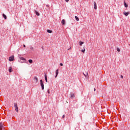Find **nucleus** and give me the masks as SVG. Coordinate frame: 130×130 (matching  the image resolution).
<instances>
[{"label": "nucleus", "instance_id": "nucleus-28", "mask_svg": "<svg viewBox=\"0 0 130 130\" xmlns=\"http://www.w3.org/2000/svg\"><path fill=\"white\" fill-rule=\"evenodd\" d=\"M83 75L85 76V77H87V75H85V74L83 73Z\"/></svg>", "mask_w": 130, "mask_h": 130}, {"label": "nucleus", "instance_id": "nucleus-11", "mask_svg": "<svg viewBox=\"0 0 130 130\" xmlns=\"http://www.w3.org/2000/svg\"><path fill=\"white\" fill-rule=\"evenodd\" d=\"M74 97H75V94H74V93H71V98H72V99H73L74 98Z\"/></svg>", "mask_w": 130, "mask_h": 130}, {"label": "nucleus", "instance_id": "nucleus-6", "mask_svg": "<svg viewBox=\"0 0 130 130\" xmlns=\"http://www.w3.org/2000/svg\"><path fill=\"white\" fill-rule=\"evenodd\" d=\"M34 80L35 81L36 83H37L38 82V78L36 77H35L34 78Z\"/></svg>", "mask_w": 130, "mask_h": 130}, {"label": "nucleus", "instance_id": "nucleus-4", "mask_svg": "<svg viewBox=\"0 0 130 130\" xmlns=\"http://www.w3.org/2000/svg\"><path fill=\"white\" fill-rule=\"evenodd\" d=\"M61 24L62 25H63V26H64V25H66V20L64 19L62 20Z\"/></svg>", "mask_w": 130, "mask_h": 130}, {"label": "nucleus", "instance_id": "nucleus-12", "mask_svg": "<svg viewBox=\"0 0 130 130\" xmlns=\"http://www.w3.org/2000/svg\"><path fill=\"white\" fill-rule=\"evenodd\" d=\"M58 75V69H57L56 71V76H55V78H56V77H57Z\"/></svg>", "mask_w": 130, "mask_h": 130}, {"label": "nucleus", "instance_id": "nucleus-30", "mask_svg": "<svg viewBox=\"0 0 130 130\" xmlns=\"http://www.w3.org/2000/svg\"><path fill=\"white\" fill-rule=\"evenodd\" d=\"M94 91H96V89L95 88H94Z\"/></svg>", "mask_w": 130, "mask_h": 130}, {"label": "nucleus", "instance_id": "nucleus-17", "mask_svg": "<svg viewBox=\"0 0 130 130\" xmlns=\"http://www.w3.org/2000/svg\"><path fill=\"white\" fill-rule=\"evenodd\" d=\"M28 62H29V63H32V62H33V60H32V59H29L28 60Z\"/></svg>", "mask_w": 130, "mask_h": 130}, {"label": "nucleus", "instance_id": "nucleus-2", "mask_svg": "<svg viewBox=\"0 0 130 130\" xmlns=\"http://www.w3.org/2000/svg\"><path fill=\"white\" fill-rule=\"evenodd\" d=\"M9 61H13L15 60V56L12 55V56L9 57Z\"/></svg>", "mask_w": 130, "mask_h": 130}, {"label": "nucleus", "instance_id": "nucleus-10", "mask_svg": "<svg viewBox=\"0 0 130 130\" xmlns=\"http://www.w3.org/2000/svg\"><path fill=\"white\" fill-rule=\"evenodd\" d=\"M0 130H4V126L2 123H0Z\"/></svg>", "mask_w": 130, "mask_h": 130}, {"label": "nucleus", "instance_id": "nucleus-9", "mask_svg": "<svg viewBox=\"0 0 130 130\" xmlns=\"http://www.w3.org/2000/svg\"><path fill=\"white\" fill-rule=\"evenodd\" d=\"M45 80L46 83L48 82V81L47 80V75H46V74L45 75Z\"/></svg>", "mask_w": 130, "mask_h": 130}, {"label": "nucleus", "instance_id": "nucleus-24", "mask_svg": "<svg viewBox=\"0 0 130 130\" xmlns=\"http://www.w3.org/2000/svg\"><path fill=\"white\" fill-rule=\"evenodd\" d=\"M64 117H66V115H63V116H62V118H64Z\"/></svg>", "mask_w": 130, "mask_h": 130}, {"label": "nucleus", "instance_id": "nucleus-26", "mask_svg": "<svg viewBox=\"0 0 130 130\" xmlns=\"http://www.w3.org/2000/svg\"><path fill=\"white\" fill-rule=\"evenodd\" d=\"M69 0H65V1H66L67 3H69Z\"/></svg>", "mask_w": 130, "mask_h": 130}, {"label": "nucleus", "instance_id": "nucleus-15", "mask_svg": "<svg viewBox=\"0 0 130 130\" xmlns=\"http://www.w3.org/2000/svg\"><path fill=\"white\" fill-rule=\"evenodd\" d=\"M47 32H48V33H52V30L48 29Z\"/></svg>", "mask_w": 130, "mask_h": 130}, {"label": "nucleus", "instance_id": "nucleus-13", "mask_svg": "<svg viewBox=\"0 0 130 130\" xmlns=\"http://www.w3.org/2000/svg\"><path fill=\"white\" fill-rule=\"evenodd\" d=\"M35 13L37 16H40V14L38 12H37V11L36 10Z\"/></svg>", "mask_w": 130, "mask_h": 130}, {"label": "nucleus", "instance_id": "nucleus-19", "mask_svg": "<svg viewBox=\"0 0 130 130\" xmlns=\"http://www.w3.org/2000/svg\"><path fill=\"white\" fill-rule=\"evenodd\" d=\"M127 4L126 3H125V2H124V7L125 8H127Z\"/></svg>", "mask_w": 130, "mask_h": 130}, {"label": "nucleus", "instance_id": "nucleus-21", "mask_svg": "<svg viewBox=\"0 0 130 130\" xmlns=\"http://www.w3.org/2000/svg\"><path fill=\"white\" fill-rule=\"evenodd\" d=\"M20 59H21V60H25V58L23 57H21Z\"/></svg>", "mask_w": 130, "mask_h": 130}, {"label": "nucleus", "instance_id": "nucleus-18", "mask_svg": "<svg viewBox=\"0 0 130 130\" xmlns=\"http://www.w3.org/2000/svg\"><path fill=\"white\" fill-rule=\"evenodd\" d=\"M85 51H86V50L85 49V48H84L83 50H81V52H83V53H85Z\"/></svg>", "mask_w": 130, "mask_h": 130}, {"label": "nucleus", "instance_id": "nucleus-31", "mask_svg": "<svg viewBox=\"0 0 130 130\" xmlns=\"http://www.w3.org/2000/svg\"><path fill=\"white\" fill-rule=\"evenodd\" d=\"M70 49H71V48H70V49H68V50H70Z\"/></svg>", "mask_w": 130, "mask_h": 130}, {"label": "nucleus", "instance_id": "nucleus-14", "mask_svg": "<svg viewBox=\"0 0 130 130\" xmlns=\"http://www.w3.org/2000/svg\"><path fill=\"white\" fill-rule=\"evenodd\" d=\"M3 18H4V19H5V20H6L7 19V15H6L5 14H3Z\"/></svg>", "mask_w": 130, "mask_h": 130}, {"label": "nucleus", "instance_id": "nucleus-5", "mask_svg": "<svg viewBox=\"0 0 130 130\" xmlns=\"http://www.w3.org/2000/svg\"><path fill=\"white\" fill-rule=\"evenodd\" d=\"M8 71L9 73H12V72H13V68H12V67H9Z\"/></svg>", "mask_w": 130, "mask_h": 130}, {"label": "nucleus", "instance_id": "nucleus-22", "mask_svg": "<svg viewBox=\"0 0 130 130\" xmlns=\"http://www.w3.org/2000/svg\"><path fill=\"white\" fill-rule=\"evenodd\" d=\"M117 50L118 52H120V49H119V48H117Z\"/></svg>", "mask_w": 130, "mask_h": 130}, {"label": "nucleus", "instance_id": "nucleus-8", "mask_svg": "<svg viewBox=\"0 0 130 130\" xmlns=\"http://www.w3.org/2000/svg\"><path fill=\"white\" fill-rule=\"evenodd\" d=\"M123 15H124L125 16H126V17H127V15H129V13L124 12H123Z\"/></svg>", "mask_w": 130, "mask_h": 130}, {"label": "nucleus", "instance_id": "nucleus-23", "mask_svg": "<svg viewBox=\"0 0 130 130\" xmlns=\"http://www.w3.org/2000/svg\"><path fill=\"white\" fill-rule=\"evenodd\" d=\"M47 92H48V94H50V91H49V89L48 90Z\"/></svg>", "mask_w": 130, "mask_h": 130}, {"label": "nucleus", "instance_id": "nucleus-20", "mask_svg": "<svg viewBox=\"0 0 130 130\" xmlns=\"http://www.w3.org/2000/svg\"><path fill=\"white\" fill-rule=\"evenodd\" d=\"M75 19H76V21H79V17H78L77 16H75Z\"/></svg>", "mask_w": 130, "mask_h": 130}, {"label": "nucleus", "instance_id": "nucleus-25", "mask_svg": "<svg viewBox=\"0 0 130 130\" xmlns=\"http://www.w3.org/2000/svg\"><path fill=\"white\" fill-rule=\"evenodd\" d=\"M120 77H121V79H123V76L122 75H121Z\"/></svg>", "mask_w": 130, "mask_h": 130}, {"label": "nucleus", "instance_id": "nucleus-1", "mask_svg": "<svg viewBox=\"0 0 130 130\" xmlns=\"http://www.w3.org/2000/svg\"><path fill=\"white\" fill-rule=\"evenodd\" d=\"M40 85L42 87V90H44V84H43V81L42 79L40 80Z\"/></svg>", "mask_w": 130, "mask_h": 130}, {"label": "nucleus", "instance_id": "nucleus-16", "mask_svg": "<svg viewBox=\"0 0 130 130\" xmlns=\"http://www.w3.org/2000/svg\"><path fill=\"white\" fill-rule=\"evenodd\" d=\"M79 44L80 46H82V45L84 44V42H80Z\"/></svg>", "mask_w": 130, "mask_h": 130}, {"label": "nucleus", "instance_id": "nucleus-7", "mask_svg": "<svg viewBox=\"0 0 130 130\" xmlns=\"http://www.w3.org/2000/svg\"><path fill=\"white\" fill-rule=\"evenodd\" d=\"M94 10H97V4H96V2H94Z\"/></svg>", "mask_w": 130, "mask_h": 130}, {"label": "nucleus", "instance_id": "nucleus-32", "mask_svg": "<svg viewBox=\"0 0 130 130\" xmlns=\"http://www.w3.org/2000/svg\"><path fill=\"white\" fill-rule=\"evenodd\" d=\"M47 7H48V5H47Z\"/></svg>", "mask_w": 130, "mask_h": 130}, {"label": "nucleus", "instance_id": "nucleus-27", "mask_svg": "<svg viewBox=\"0 0 130 130\" xmlns=\"http://www.w3.org/2000/svg\"><path fill=\"white\" fill-rule=\"evenodd\" d=\"M60 66H63L62 63H60Z\"/></svg>", "mask_w": 130, "mask_h": 130}, {"label": "nucleus", "instance_id": "nucleus-3", "mask_svg": "<svg viewBox=\"0 0 130 130\" xmlns=\"http://www.w3.org/2000/svg\"><path fill=\"white\" fill-rule=\"evenodd\" d=\"M14 107L15 108V111H16V112H19V109L18 108V105L16 103H14Z\"/></svg>", "mask_w": 130, "mask_h": 130}, {"label": "nucleus", "instance_id": "nucleus-29", "mask_svg": "<svg viewBox=\"0 0 130 130\" xmlns=\"http://www.w3.org/2000/svg\"><path fill=\"white\" fill-rule=\"evenodd\" d=\"M23 47H26V45H23Z\"/></svg>", "mask_w": 130, "mask_h": 130}]
</instances>
